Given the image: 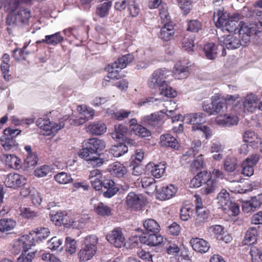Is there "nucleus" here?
Segmentation results:
<instances>
[{"label": "nucleus", "instance_id": "1", "mask_svg": "<svg viewBox=\"0 0 262 262\" xmlns=\"http://www.w3.org/2000/svg\"><path fill=\"white\" fill-rule=\"evenodd\" d=\"M259 31V28L255 25L248 26L247 24L241 25L237 33L221 36L219 38V43L224 50L225 48L228 50H234L241 46H246L250 41V37Z\"/></svg>", "mask_w": 262, "mask_h": 262}, {"label": "nucleus", "instance_id": "2", "mask_svg": "<svg viewBox=\"0 0 262 262\" xmlns=\"http://www.w3.org/2000/svg\"><path fill=\"white\" fill-rule=\"evenodd\" d=\"M172 75L169 70L163 68L155 71L148 80V85L151 89H158L160 94L166 97H174L176 92L168 85L167 79Z\"/></svg>", "mask_w": 262, "mask_h": 262}, {"label": "nucleus", "instance_id": "3", "mask_svg": "<svg viewBox=\"0 0 262 262\" xmlns=\"http://www.w3.org/2000/svg\"><path fill=\"white\" fill-rule=\"evenodd\" d=\"M213 20L217 28H221L223 31L226 30L230 33L239 30L242 23L238 22L234 18L229 17L226 12H224V8L221 7L214 12Z\"/></svg>", "mask_w": 262, "mask_h": 262}, {"label": "nucleus", "instance_id": "4", "mask_svg": "<svg viewBox=\"0 0 262 262\" xmlns=\"http://www.w3.org/2000/svg\"><path fill=\"white\" fill-rule=\"evenodd\" d=\"M216 199L219 206L225 213L229 216H236L239 214V206L231 199L229 193L226 189H222Z\"/></svg>", "mask_w": 262, "mask_h": 262}, {"label": "nucleus", "instance_id": "5", "mask_svg": "<svg viewBox=\"0 0 262 262\" xmlns=\"http://www.w3.org/2000/svg\"><path fill=\"white\" fill-rule=\"evenodd\" d=\"M98 241L97 237L94 235L88 236L84 238V246L78 253V258L80 261H88L95 255Z\"/></svg>", "mask_w": 262, "mask_h": 262}, {"label": "nucleus", "instance_id": "6", "mask_svg": "<svg viewBox=\"0 0 262 262\" xmlns=\"http://www.w3.org/2000/svg\"><path fill=\"white\" fill-rule=\"evenodd\" d=\"M82 148L79 152V156L89 162L93 166L99 167L102 165L103 161L100 158L98 152L95 151L92 148L88 146L84 141L82 143Z\"/></svg>", "mask_w": 262, "mask_h": 262}, {"label": "nucleus", "instance_id": "7", "mask_svg": "<svg viewBox=\"0 0 262 262\" xmlns=\"http://www.w3.org/2000/svg\"><path fill=\"white\" fill-rule=\"evenodd\" d=\"M77 110L80 113V116L78 117L70 118L69 121L71 125L76 126L82 125L86 121L92 119L95 113L93 108L85 105L78 106Z\"/></svg>", "mask_w": 262, "mask_h": 262}, {"label": "nucleus", "instance_id": "8", "mask_svg": "<svg viewBox=\"0 0 262 262\" xmlns=\"http://www.w3.org/2000/svg\"><path fill=\"white\" fill-rule=\"evenodd\" d=\"M30 17V10L26 8H20L16 14L8 16L7 23L9 25L27 24Z\"/></svg>", "mask_w": 262, "mask_h": 262}, {"label": "nucleus", "instance_id": "9", "mask_svg": "<svg viewBox=\"0 0 262 262\" xmlns=\"http://www.w3.org/2000/svg\"><path fill=\"white\" fill-rule=\"evenodd\" d=\"M36 125L40 129L49 132L47 134L50 135V134H55L63 128L64 126V123L63 122L55 123L51 122L48 119L40 118L37 120Z\"/></svg>", "mask_w": 262, "mask_h": 262}, {"label": "nucleus", "instance_id": "10", "mask_svg": "<svg viewBox=\"0 0 262 262\" xmlns=\"http://www.w3.org/2000/svg\"><path fill=\"white\" fill-rule=\"evenodd\" d=\"M107 241L115 247L120 248L125 244V237L120 228H115L106 235Z\"/></svg>", "mask_w": 262, "mask_h": 262}, {"label": "nucleus", "instance_id": "11", "mask_svg": "<svg viewBox=\"0 0 262 262\" xmlns=\"http://www.w3.org/2000/svg\"><path fill=\"white\" fill-rule=\"evenodd\" d=\"M29 238V235L23 236L21 237L16 239L13 244L12 251L15 254H17L21 251L26 252L33 245L34 242Z\"/></svg>", "mask_w": 262, "mask_h": 262}, {"label": "nucleus", "instance_id": "12", "mask_svg": "<svg viewBox=\"0 0 262 262\" xmlns=\"http://www.w3.org/2000/svg\"><path fill=\"white\" fill-rule=\"evenodd\" d=\"M259 156L254 154L247 158L242 164L241 173L246 177H250L254 173V166L259 160Z\"/></svg>", "mask_w": 262, "mask_h": 262}, {"label": "nucleus", "instance_id": "13", "mask_svg": "<svg viewBox=\"0 0 262 262\" xmlns=\"http://www.w3.org/2000/svg\"><path fill=\"white\" fill-rule=\"evenodd\" d=\"M26 183V178L17 173L9 174L5 180L6 186L13 188L21 187L25 185Z\"/></svg>", "mask_w": 262, "mask_h": 262}, {"label": "nucleus", "instance_id": "14", "mask_svg": "<svg viewBox=\"0 0 262 262\" xmlns=\"http://www.w3.org/2000/svg\"><path fill=\"white\" fill-rule=\"evenodd\" d=\"M143 197L141 194L130 192L126 198V204L128 208L138 210L141 208L143 204Z\"/></svg>", "mask_w": 262, "mask_h": 262}, {"label": "nucleus", "instance_id": "15", "mask_svg": "<svg viewBox=\"0 0 262 262\" xmlns=\"http://www.w3.org/2000/svg\"><path fill=\"white\" fill-rule=\"evenodd\" d=\"M157 233L149 234L143 233L140 237L141 243L151 246H155L162 244L164 242V237Z\"/></svg>", "mask_w": 262, "mask_h": 262}, {"label": "nucleus", "instance_id": "16", "mask_svg": "<svg viewBox=\"0 0 262 262\" xmlns=\"http://www.w3.org/2000/svg\"><path fill=\"white\" fill-rule=\"evenodd\" d=\"M205 122V115L200 112L186 114L183 118V123L192 124L193 126L201 125Z\"/></svg>", "mask_w": 262, "mask_h": 262}, {"label": "nucleus", "instance_id": "17", "mask_svg": "<svg viewBox=\"0 0 262 262\" xmlns=\"http://www.w3.org/2000/svg\"><path fill=\"white\" fill-rule=\"evenodd\" d=\"M190 244L194 251L201 253L207 252L210 247L207 241L199 237L192 238L190 241Z\"/></svg>", "mask_w": 262, "mask_h": 262}, {"label": "nucleus", "instance_id": "18", "mask_svg": "<svg viewBox=\"0 0 262 262\" xmlns=\"http://www.w3.org/2000/svg\"><path fill=\"white\" fill-rule=\"evenodd\" d=\"M215 122L221 126L229 127L237 124L238 118L236 115L226 114L224 116H217L215 119Z\"/></svg>", "mask_w": 262, "mask_h": 262}, {"label": "nucleus", "instance_id": "19", "mask_svg": "<svg viewBox=\"0 0 262 262\" xmlns=\"http://www.w3.org/2000/svg\"><path fill=\"white\" fill-rule=\"evenodd\" d=\"M86 132L94 135H101L106 131L105 124L101 121H96L90 123L85 126Z\"/></svg>", "mask_w": 262, "mask_h": 262}, {"label": "nucleus", "instance_id": "20", "mask_svg": "<svg viewBox=\"0 0 262 262\" xmlns=\"http://www.w3.org/2000/svg\"><path fill=\"white\" fill-rule=\"evenodd\" d=\"M133 60V55L128 54L122 55L121 57L118 58L117 61H115L114 62L109 65L119 73L121 70L126 67Z\"/></svg>", "mask_w": 262, "mask_h": 262}, {"label": "nucleus", "instance_id": "21", "mask_svg": "<svg viewBox=\"0 0 262 262\" xmlns=\"http://www.w3.org/2000/svg\"><path fill=\"white\" fill-rule=\"evenodd\" d=\"M243 140L253 148H256L260 144H261V138L257 134L251 130L245 132L243 135Z\"/></svg>", "mask_w": 262, "mask_h": 262}, {"label": "nucleus", "instance_id": "22", "mask_svg": "<svg viewBox=\"0 0 262 262\" xmlns=\"http://www.w3.org/2000/svg\"><path fill=\"white\" fill-rule=\"evenodd\" d=\"M212 106L214 109L215 114L224 113L228 108L226 101L218 96H213L212 97Z\"/></svg>", "mask_w": 262, "mask_h": 262}, {"label": "nucleus", "instance_id": "23", "mask_svg": "<svg viewBox=\"0 0 262 262\" xmlns=\"http://www.w3.org/2000/svg\"><path fill=\"white\" fill-rule=\"evenodd\" d=\"M258 101L256 95L253 94L248 95L244 102V109L249 112H254L257 108Z\"/></svg>", "mask_w": 262, "mask_h": 262}, {"label": "nucleus", "instance_id": "24", "mask_svg": "<svg viewBox=\"0 0 262 262\" xmlns=\"http://www.w3.org/2000/svg\"><path fill=\"white\" fill-rule=\"evenodd\" d=\"M146 171L150 173L156 178H160L164 174L165 170L164 164L148 163L146 167Z\"/></svg>", "mask_w": 262, "mask_h": 262}, {"label": "nucleus", "instance_id": "25", "mask_svg": "<svg viewBox=\"0 0 262 262\" xmlns=\"http://www.w3.org/2000/svg\"><path fill=\"white\" fill-rule=\"evenodd\" d=\"M178 191L177 187L173 185L170 184L168 186H164L161 190H159V198L162 200H168L173 197Z\"/></svg>", "mask_w": 262, "mask_h": 262}, {"label": "nucleus", "instance_id": "26", "mask_svg": "<svg viewBox=\"0 0 262 262\" xmlns=\"http://www.w3.org/2000/svg\"><path fill=\"white\" fill-rule=\"evenodd\" d=\"M127 128L123 124H117L114 127V130L111 133V136L113 139L117 142L124 141L125 134L127 132Z\"/></svg>", "mask_w": 262, "mask_h": 262}, {"label": "nucleus", "instance_id": "27", "mask_svg": "<svg viewBox=\"0 0 262 262\" xmlns=\"http://www.w3.org/2000/svg\"><path fill=\"white\" fill-rule=\"evenodd\" d=\"M211 173L207 171H201L197 174L190 181V185L191 187L198 188L206 182V180L211 177Z\"/></svg>", "mask_w": 262, "mask_h": 262}, {"label": "nucleus", "instance_id": "28", "mask_svg": "<svg viewBox=\"0 0 262 262\" xmlns=\"http://www.w3.org/2000/svg\"><path fill=\"white\" fill-rule=\"evenodd\" d=\"M108 171L113 176L118 177H123L127 172L126 168L122 164L116 162L109 166Z\"/></svg>", "mask_w": 262, "mask_h": 262}, {"label": "nucleus", "instance_id": "29", "mask_svg": "<svg viewBox=\"0 0 262 262\" xmlns=\"http://www.w3.org/2000/svg\"><path fill=\"white\" fill-rule=\"evenodd\" d=\"M174 34L173 24H165L162 27L159 37L163 41L170 40Z\"/></svg>", "mask_w": 262, "mask_h": 262}, {"label": "nucleus", "instance_id": "30", "mask_svg": "<svg viewBox=\"0 0 262 262\" xmlns=\"http://www.w3.org/2000/svg\"><path fill=\"white\" fill-rule=\"evenodd\" d=\"M112 6V0H103L96 9V14L100 17H104L109 13Z\"/></svg>", "mask_w": 262, "mask_h": 262}, {"label": "nucleus", "instance_id": "31", "mask_svg": "<svg viewBox=\"0 0 262 262\" xmlns=\"http://www.w3.org/2000/svg\"><path fill=\"white\" fill-rule=\"evenodd\" d=\"M83 141L96 152L102 150L105 147V142L96 138H90Z\"/></svg>", "mask_w": 262, "mask_h": 262}, {"label": "nucleus", "instance_id": "32", "mask_svg": "<svg viewBox=\"0 0 262 262\" xmlns=\"http://www.w3.org/2000/svg\"><path fill=\"white\" fill-rule=\"evenodd\" d=\"M173 76L178 79L186 78L188 74V68L182 64L181 62H177L173 68Z\"/></svg>", "mask_w": 262, "mask_h": 262}, {"label": "nucleus", "instance_id": "33", "mask_svg": "<svg viewBox=\"0 0 262 262\" xmlns=\"http://www.w3.org/2000/svg\"><path fill=\"white\" fill-rule=\"evenodd\" d=\"M257 230L255 227L250 228L246 233L243 244L251 246L257 241Z\"/></svg>", "mask_w": 262, "mask_h": 262}, {"label": "nucleus", "instance_id": "34", "mask_svg": "<svg viewBox=\"0 0 262 262\" xmlns=\"http://www.w3.org/2000/svg\"><path fill=\"white\" fill-rule=\"evenodd\" d=\"M10 56L7 54H4L2 57V61L1 69L3 75V78L6 81L10 80V75L8 74L10 69Z\"/></svg>", "mask_w": 262, "mask_h": 262}, {"label": "nucleus", "instance_id": "35", "mask_svg": "<svg viewBox=\"0 0 262 262\" xmlns=\"http://www.w3.org/2000/svg\"><path fill=\"white\" fill-rule=\"evenodd\" d=\"M3 159L5 160L6 164L9 167L15 169L20 168V160L14 155L4 154Z\"/></svg>", "mask_w": 262, "mask_h": 262}, {"label": "nucleus", "instance_id": "36", "mask_svg": "<svg viewBox=\"0 0 262 262\" xmlns=\"http://www.w3.org/2000/svg\"><path fill=\"white\" fill-rule=\"evenodd\" d=\"M196 216L195 219L194 225L195 227H201L207 221L209 211L207 209H201L196 211Z\"/></svg>", "mask_w": 262, "mask_h": 262}, {"label": "nucleus", "instance_id": "37", "mask_svg": "<svg viewBox=\"0 0 262 262\" xmlns=\"http://www.w3.org/2000/svg\"><path fill=\"white\" fill-rule=\"evenodd\" d=\"M218 186L217 181L215 179H211V177L204 182L201 189L202 193L208 195L213 192Z\"/></svg>", "mask_w": 262, "mask_h": 262}, {"label": "nucleus", "instance_id": "38", "mask_svg": "<svg viewBox=\"0 0 262 262\" xmlns=\"http://www.w3.org/2000/svg\"><path fill=\"white\" fill-rule=\"evenodd\" d=\"M16 225V222L11 219H3L0 220V231L8 233L13 230Z\"/></svg>", "mask_w": 262, "mask_h": 262}, {"label": "nucleus", "instance_id": "39", "mask_svg": "<svg viewBox=\"0 0 262 262\" xmlns=\"http://www.w3.org/2000/svg\"><path fill=\"white\" fill-rule=\"evenodd\" d=\"M161 143L162 146H168L173 148L178 147V142L175 137L170 134H166L161 136Z\"/></svg>", "mask_w": 262, "mask_h": 262}, {"label": "nucleus", "instance_id": "40", "mask_svg": "<svg viewBox=\"0 0 262 262\" xmlns=\"http://www.w3.org/2000/svg\"><path fill=\"white\" fill-rule=\"evenodd\" d=\"M51 220L56 225L60 226L62 224L66 226V223L67 222L68 216L64 215L63 213L61 211L56 212H52L50 214Z\"/></svg>", "mask_w": 262, "mask_h": 262}, {"label": "nucleus", "instance_id": "41", "mask_svg": "<svg viewBox=\"0 0 262 262\" xmlns=\"http://www.w3.org/2000/svg\"><path fill=\"white\" fill-rule=\"evenodd\" d=\"M145 230L149 232L158 233L160 231V227L158 222L152 219H148L143 222Z\"/></svg>", "mask_w": 262, "mask_h": 262}, {"label": "nucleus", "instance_id": "42", "mask_svg": "<svg viewBox=\"0 0 262 262\" xmlns=\"http://www.w3.org/2000/svg\"><path fill=\"white\" fill-rule=\"evenodd\" d=\"M128 151V147L126 144L119 143L113 146L110 149V152L115 157H119Z\"/></svg>", "mask_w": 262, "mask_h": 262}, {"label": "nucleus", "instance_id": "43", "mask_svg": "<svg viewBox=\"0 0 262 262\" xmlns=\"http://www.w3.org/2000/svg\"><path fill=\"white\" fill-rule=\"evenodd\" d=\"M105 71L108 72V75L105 76L102 81V85L104 86L109 85V83L111 82L112 80L118 78V72L116 71L115 69L109 64L105 68Z\"/></svg>", "mask_w": 262, "mask_h": 262}, {"label": "nucleus", "instance_id": "44", "mask_svg": "<svg viewBox=\"0 0 262 262\" xmlns=\"http://www.w3.org/2000/svg\"><path fill=\"white\" fill-rule=\"evenodd\" d=\"M217 49L216 45L213 42L208 43L204 46V51L206 57L209 59H214L217 54Z\"/></svg>", "mask_w": 262, "mask_h": 262}, {"label": "nucleus", "instance_id": "45", "mask_svg": "<svg viewBox=\"0 0 262 262\" xmlns=\"http://www.w3.org/2000/svg\"><path fill=\"white\" fill-rule=\"evenodd\" d=\"M193 210V206L190 204L183 206L180 210L181 220L184 221H187L192 216Z\"/></svg>", "mask_w": 262, "mask_h": 262}, {"label": "nucleus", "instance_id": "46", "mask_svg": "<svg viewBox=\"0 0 262 262\" xmlns=\"http://www.w3.org/2000/svg\"><path fill=\"white\" fill-rule=\"evenodd\" d=\"M147 124L154 128L159 127L163 124V121L159 115L151 114L146 117Z\"/></svg>", "mask_w": 262, "mask_h": 262}, {"label": "nucleus", "instance_id": "47", "mask_svg": "<svg viewBox=\"0 0 262 262\" xmlns=\"http://www.w3.org/2000/svg\"><path fill=\"white\" fill-rule=\"evenodd\" d=\"M159 16L161 23L163 25L173 24L170 20V17L168 12V8L166 4L162 5L159 10Z\"/></svg>", "mask_w": 262, "mask_h": 262}, {"label": "nucleus", "instance_id": "48", "mask_svg": "<svg viewBox=\"0 0 262 262\" xmlns=\"http://www.w3.org/2000/svg\"><path fill=\"white\" fill-rule=\"evenodd\" d=\"M141 183L143 188H149L151 190L157 192L159 191L158 186L156 184V181L153 178L146 177L142 178Z\"/></svg>", "mask_w": 262, "mask_h": 262}, {"label": "nucleus", "instance_id": "49", "mask_svg": "<svg viewBox=\"0 0 262 262\" xmlns=\"http://www.w3.org/2000/svg\"><path fill=\"white\" fill-rule=\"evenodd\" d=\"M95 211L100 215H110L111 214V209L103 203H98L95 204Z\"/></svg>", "mask_w": 262, "mask_h": 262}, {"label": "nucleus", "instance_id": "50", "mask_svg": "<svg viewBox=\"0 0 262 262\" xmlns=\"http://www.w3.org/2000/svg\"><path fill=\"white\" fill-rule=\"evenodd\" d=\"M63 39V38L61 35L60 32H58L53 34L46 36L47 44L49 45H56L61 42Z\"/></svg>", "mask_w": 262, "mask_h": 262}, {"label": "nucleus", "instance_id": "51", "mask_svg": "<svg viewBox=\"0 0 262 262\" xmlns=\"http://www.w3.org/2000/svg\"><path fill=\"white\" fill-rule=\"evenodd\" d=\"M195 37L193 35L187 34L182 40V46L187 51H191L194 47Z\"/></svg>", "mask_w": 262, "mask_h": 262}, {"label": "nucleus", "instance_id": "52", "mask_svg": "<svg viewBox=\"0 0 262 262\" xmlns=\"http://www.w3.org/2000/svg\"><path fill=\"white\" fill-rule=\"evenodd\" d=\"M252 262L262 261V252L257 246H251L250 251Z\"/></svg>", "mask_w": 262, "mask_h": 262}, {"label": "nucleus", "instance_id": "53", "mask_svg": "<svg viewBox=\"0 0 262 262\" xmlns=\"http://www.w3.org/2000/svg\"><path fill=\"white\" fill-rule=\"evenodd\" d=\"M236 165L235 158L227 157L224 161V168L226 171L231 172L235 169Z\"/></svg>", "mask_w": 262, "mask_h": 262}, {"label": "nucleus", "instance_id": "54", "mask_svg": "<svg viewBox=\"0 0 262 262\" xmlns=\"http://www.w3.org/2000/svg\"><path fill=\"white\" fill-rule=\"evenodd\" d=\"M54 179L59 184H66L72 180V178L70 174L64 172H61L54 176Z\"/></svg>", "mask_w": 262, "mask_h": 262}, {"label": "nucleus", "instance_id": "55", "mask_svg": "<svg viewBox=\"0 0 262 262\" xmlns=\"http://www.w3.org/2000/svg\"><path fill=\"white\" fill-rule=\"evenodd\" d=\"M134 128V130L133 131L134 133L136 136L141 138L148 137L151 135L149 129L140 124L139 126H136Z\"/></svg>", "mask_w": 262, "mask_h": 262}, {"label": "nucleus", "instance_id": "56", "mask_svg": "<svg viewBox=\"0 0 262 262\" xmlns=\"http://www.w3.org/2000/svg\"><path fill=\"white\" fill-rule=\"evenodd\" d=\"M66 251L69 254L74 253L76 251V242L70 237H67L65 241Z\"/></svg>", "mask_w": 262, "mask_h": 262}, {"label": "nucleus", "instance_id": "57", "mask_svg": "<svg viewBox=\"0 0 262 262\" xmlns=\"http://www.w3.org/2000/svg\"><path fill=\"white\" fill-rule=\"evenodd\" d=\"M52 169L48 165H43L36 168L34 171L35 176L40 178L43 177L51 173Z\"/></svg>", "mask_w": 262, "mask_h": 262}, {"label": "nucleus", "instance_id": "58", "mask_svg": "<svg viewBox=\"0 0 262 262\" xmlns=\"http://www.w3.org/2000/svg\"><path fill=\"white\" fill-rule=\"evenodd\" d=\"M192 130H200L204 135L206 139H210L212 136V132L210 128L205 125H195L192 126Z\"/></svg>", "mask_w": 262, "mask_h": 262}, {"label": "nucleus", "instance_id": "59", "mask_svg": "<svg viewBox=\"0 0 262 262\" xmlns=\"http://www.w3.org/2000/svg\"><path fill=\"white\" fill-rule=\"evenodd\" d=\"M202 24L197 19L190 20L188 23L187 30L191 32H198L202 29Z\"/></svg>", "mask_w": 262, "mask_h": 262}, {"label": "nucleus", "instance_id": "60", "mask_svg": "<svg viewBox=\"0 0 262 262\" xmlns=\"http://www.w3.org/2000/svg\"><path fill=\"white\" fill-rule=\"evenodd\" d=\"M17 143L14 139L9 138V137L6 139L3 144V146L6 150H13L17 148Z\"/></svg>", "mask_w": 262, "mask_h": 262}, {"label": "nucleus", "instance_id": "61", "mask_svg": "<svg viewBox=\"0 0 262 262\" xmlns=\"http://www.w3.org/2000/svg\"><path fill=\"white\" fill-rule=\"evenodd\" d=\"M178 3L184 13L188 14L191 8L192 0H178Z\"/></svg>", "mask_w": 262, "mask_h": 262}, {"label": "nucleus", "instance_id": "62", "mask_svg": "<svg viewBox=\"0 0 262 262\" xmlns=\"http://www.w3.org/2000/svg\"><path fill=\"white\" fill-rule=\"evenodd\" d=\"M204 165L203 156L200 155L193 160V162L191 165V168L192 169H195L196 170H200L203 168Z\"/></svg>", "mask_w": 262, "mask_h": 262}, {"label": "nucleus", "instance_id": "63", "mask_svg": "<svg viewBox=\"0 0 262 262\" xmlns=\"http://www.w3.org/2000/svg\"><path fill=\"white\" fill-rule=\"evenodd\" d=\"M50 233V232L48 228H38L36 232V238L41 241L42 239L47 238L49 236Z\"/></svg>", "mask_w": 262, "mask_h": 262}, {"label": "nucleus", "instance_id": "64", "mask_svg": "<svg viewBox=\"0 0 262 262\" xmlns=\"http://www.w3.org/2000/svg\"><path fill=\"white\" fill-rule=\"evenodd\" d=\"M38 161V158L36 153H31L29 154L25 160V163L27 166L29 167L36 165Z\"/></svg>", "mask_w": 262, "mask_h": 262}]
</instances>
